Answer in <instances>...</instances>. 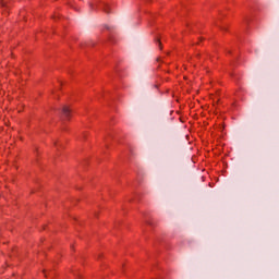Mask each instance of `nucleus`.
<instances>
[{
    "label": "nucleus",
    "mask_w": 279,
    "mask_h": 279,
    "mask_svg": "<svg viewBox=\"0 0 279 279\" xmlns=\"http://www.w3.org/2000/svg\"><path fill=\"white\" fill-rule=\"evenodd\" d=\"M72 112H73V110L71 109L70 106L62 107L61 114H62L63 119H65V120L71 119Z\"/></svg>",
    "instance_id": "nucleus-1"
},
{
    "label": "nucleus",
    "mask_w": 279,
    "mask_h": 279,
    "mask_svg": "<svg viewBox=\"0 0 279 279\" xmlns=\"http://www.w3.org/2000/svg\"><path fill=\"white\" fill-rule=\"evenodd\" d=\"M2 7L5 8V3H2Z\"/></svg>",
    "instance_id": "nucleus-2"
}]
</instances>
